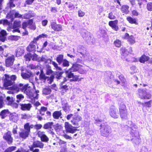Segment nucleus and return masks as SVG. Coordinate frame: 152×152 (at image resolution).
<instances>
[{
	"label": "nucleus",
	"instance_id": "20",
	"mask_svg": "<svg viewBox=\"0 0 152 152\" xmlns=\"http://www.w3.org/2000/svg\"><path fill=\"white\" fill-rule=\"evenodd\" d=\"M34 43L32 42H31L27 48V50L29 52L34 51L37 50L38 51V50H36L35 45H34Z\"/></svg>",
	"mask_w": 152,
	"mask_h": 152
},
{
	"label": "nucleus",
	"instance_id": "49",
	"mask_svg": "<svg viewBox=\"0 0 152 152\" xmlns=\"http://www.w3.org/2000/svg\"><path fill=\"white\" fill-rule=\"evenodd\" d=\"M0 23L3 24L4 25H9V23L7 20H2L0 21Z\"/></svg>",
	"mask_w": 152,
	"mask_h": 152
},
{
	"label": "nucleus",
	"instance_id": "5",
	"mask_svg": "<svg viewBox=\"0 0 152 152\" xmlns=\"http://www.w3.org/2000/svg\"><path fill=\"white\" fill-rule=\"evenodd\" d=\"M66 76L69 78H72V80L75 81H79L81 80L82 78H79L77 75L74 76L73 73H72L70 69H69L65 71Z\"/></svg>",
	"mask_w": 152,
	"mask_h": 152
},
{
	"label": "nucleus",
	"instance_id": "53",
	"mask_svg": "<svg viewBox=\"0 0 152 152\" xmlns=\"http://www.w3.org/2000/svg\"><path fill=\"white\" fill-rule=\"evenodd\" d=\"M47 57L46 56H42V57H39L38 58V61H42L46 62Z\"/></svg>",
	"mask_w": 152,
	"mask_h": 152
},
{
	"label": "nucleus",
	"instance_id": "6",
	"mask_svg": "<svg viewBox=\"0 0 152 152\" xmlns=\"http://www.w3.org/2000/svg\"><path fill=\"white\" fill-rule=\"evenodd\" d=\"M39 76L40 79L41 80L47 81L48 83L50 84L53 81L54 78V76L53 75H52L50 77H46L42 70H41V73Z\"/></svg>",
	"mask_w": 152,
	"mask_h": 152
},
{
	"label": "nucleus",
	"instance_id": "52",
	"mask_svg": "<svg viewBox=\"0 0 152 152\" xmlns=\"http://www.w3.org/2000/svg\"><path fill=\"white\" fill-rule=\"evenodd\" d=\"M47 108L45 107H42L40 110H39V111L40 114L42 115H44V113H43V112H45L47 110Z\"/></svg>",
	"mask_w": 152,
	"mask_h": 152
},
{
	"label": "nucleus",
	"instance_id": "39",
	"mask_svg": "<svg viewBox=\"0 0 152 152\" xmlns=\"http://www.w3.org/2000/svg\"><path fill=\"white\" fill-rule=\"evenodd\" d=\"M128 41L132 44H134L135 42V38L132 36L129 37Z\"/></svg>",
	"mask_w": 152,
	"mask_h": 152
},
{
	"label": "nucleus",
	"instance_id": "13",
	"mask_svg": "<svg viewBox=\"0 0 152 152\" xmlns=\"http://www.w3.org/2000/svg\"><path fill=\"white\" fill-rule=\"evenodd\" d=\"M51 26L52 28L55 31H59L62 30V27L61 25L57 24L55 22H52Z\"/></svg>",
	"mask_w": 152,
	"mask_h": 152
},
{
	"label": "nucleus",
	"instance_id": "23",
	"mask_svg": "<svg viewBox=\"0 0 152 152\" xmlns=\"http://www.w3.org/2000/svg\"><path fill=\"white\" fill-rule=\"evenodd\" d=\"M10 119L13 122L17 121L18 119V114L15 113L11 114L10 115Z\"/></svg>",
	"mask_w": 152,
	"mask_h": 152
},
{
	"label": "nucleus",
	"instance_id": "37",
	"mask_svg": "<svg viewBox=\"0 0 152 152\" xmlns=\"http://www.w3.org/2000/svg\"><path fill=\"white\" fill-rule=\"evenodd\" d=\"M16 97L17 99L16 102H19L24 99V97L22 94H19L16 96Z\"/></svg>",
	"mask_w": 152,
	"mask_h": 152
},
{
	"label": "nucleus",
	"instance_id": "61",
	"mask_svg": "<svg viewBox=\"0 0 152 152\" xmlns=\"http://www.w3.org/2000/svg\"><path fill=\"white\" fill-rule=\"evenodd\" d=\"M20 65V64H18V65H15L14 66V69L15 70V71H17L19 69V67L18 66Z\"/></svg>",
	"mask_w": 152,
	"mask_h": 152
},
{
	"label": "nucleus",
	"instance_id": "64",
	"mask_svg": "<svg viewBox=\"0 0 152 152\" xmlns=\"http://www.w3.org/2000/svg\"><path fill=\"white\" fill-rule=\"evenodd\" d=\"M0 34L3 36H6L7 35V32L6 31L4 30H2L0 32Z\"/></svg>",
	"mask_w": 152,
	"mask_h": 152
},
{
	"label": "nucleus",
	"instance_id": "10",
	"mask_svg": "<svg viewBox=\"0 0 152 152\" xmlns=\"http://www.w3.org/2000/svg\"><path fill=\"white\" fill-rule=\"evenodd\" d=\"M82 118L80 115H75L73 117L72 120L71 121V122L72 124L74 126H78V122L81 121Z\"/></svg>",
	"mask_w": 152,
	"mask_h": 152
},
{
	"label": "nucleus",
	"instance_id": "56",
	"mask_svg": "<svg viewBox=\"0 0 152 152\" xmlns=\"http://www.w3.org/2000/svg\"><path fill=\"white\" fill-rule=\"evenodd\" d=\"M3 97L1 96H0V108L2 107L3 106Z\"/></svg>",
	"mask_w": 152,
	"mask_h": 152
},
{
	"label": "nucleus",
	"instance_id": "18",
	"mask_svg": "<svg viewBox=\"0 0 152 152\" xmlns=\"http://www.w3.org/2000/svg\"><path fill=\"white\" fill-rule=\"evenodd\" d=\"M130 134L133 137H135L139 136V133L137 131V129L135 126L131 128Z\"/></svg>",
	"mask_w": 152,
	"mask_h": 152
},
{
	"label": "nucleus",
	"instance_id": "30",
	"mask_svg": "<svg viewBox=\"0 0 152 152\" xmlns=\"http://www.w3.org/2000/svg\"><path fill=\"white\" fill-rule=\"evenodd\" d=\"M64 56L62 54H60L58 56L56 60L59 64H60L64 60Z\"/></svg>",
	"mask_w": 152,
	"mask_h": 152
},
{
	"label": "nucleus",
	"instance_id": "24",
	"mask_svg": "<svg viewBox=\"0 0 152 152\" xmlns=\"http://www.w3.org/2000/svg\"><path fill=\"white\" fill-rule=\"evenodd\" d=\"M62 115L61 111H55L53 114V118L56 119H58L59 118H62L61 115Z\"/></svg>",
	"mask_w": 152,
	"mask_h": 152
},
{
	"label": "nucleus",
	"instance_id": "2",
	"mask_svg": "<svg viewBox=\"0 0 152 152\" xmlns=\"http://www.w3.org/2000/svg\"><path fill=\"white\" fill-rule=\"evenodd\" d=\"M139 97L142 99H149L151 97V94L146 91V89L139 88L137 90Z\"/></svg>",
	"mask_w": 152,
	"mask_h": 152
},
{
	"label": "nucleus",
	"instance_id": "31",
	"mask_svg": "<svg viewBox=\"0 0 152 152\" xmlns=\"http://www.w3.org/2000/svg\"><path fill=\"white\" fill-rule=\"evenodd\" d=\"M129 7L127 5H123L121 8V11L126 14H128L129 12Z\"/></svg>",
	"mask_w": 152,
	"mask_h": 152
},
{
	"label": "nucleus",
	"instance_id": "9",
	"mask_svg": "<svg viewBox=\"0 0 152 152\" xmlns=\"http://www.w3.org/2000/svg\"><path fill=\"white\" fill-rule=\"evenodd\" d=\"M22 26L23 28L24 29H25L27 26L33 30L36 29L35 25L33 23V21L32 20H29L28 22H24L22 24Z\"/></svg>",
	"mask_w": 152,
	"mask_h": 152
},
{
	"label": "nucleus",
	"instance_id": "14",
	"mask_svg": "<svg viewBox=\"0 0 152 152\" xmlns=\"http://www.w3.org/2000/svg\"><path fill=\"white\" fill-rule=\"evenodd\" d=\"M118 21L117 20L114 21H111L109 22V25L115 31H117L118 29Z\"/></svg>",
	"mask_w": 152,
	"mask_h": 152
},
{
	"label": "nucleus",
	"instance_id": "47",
	"mask_svg": "<svg viewBox=\"0 0 152 152\" xmlns=\"http://www.w3.org/2000/svg\"><path fill=\"white\" fill-rule=\"evenodd\" d=\"M146 7L148 10L152 11V2L148 3L147 4Z\"/></svg>",
	"mask_w": 152,
	"mask_h": 152
},
{
	"label": "nucleus",
	"instance_id": "29",
	"mask_svg": "<svg viewBox=\"0 0 152 152\" xmlns=\"http://www.w3.org/2000/svg\"><path fill=\"white\" fill-rule=\"evenodd\" d=\"M126 19L129 23L131 24H137L138 23L135 19L131 17H128L126 18Z\"/></svg>",
	"mask_w": 152,
	"mask_h": 152
},
{
	"label": "nucleus",
	"instance_id": "60",
	"mask_svg": "<svg viewBox=\"0 0 152 152\" xmlns=\"http://www.w3.org/2000/svg\"><path fill=\"white\" fill-rule=\"evenodd\" d=\"M58 142L59 143L60 145L65 144L66 143V142L60 140H59V141Z\"/></svg>",
	"mask_w": 152,
	"mask_h": 152
},
{
	"label": "nucleus",
	"instance_id": "19",
	"mask_svg": "<svg viewBox=\"0 0 152 152\" xmlns=\"http://www.w3.org/2000/svg\"><path fill=\"white\" fill-rule=\"evenodd\" d=\"M26 95L29 96V98L31 99H37L38 98V96L39 94L35 92L33 93L32 91L30 90L28 93H26Z\"/></svg>",
	"mask_w": 152,
	"mask_h": 152
},
{
	"label": "nucleus",
	"instance_id": "42",
	"mask_svg": "<svg viewBox=\"0 0 152 152\" xmlns=\"http://www.w3.org/2000/svg\"><path fill=\"white\" fill-rule=\"evenodd\" d=\"M16 148L15 146H11L7 148L4 152H12L15 150Z\"/></svg>",
	"mask_w": 152,
	"mask_h": 152
},
{
	"label": "nucleus",
	"instance_id": "3",
	"mask_svg": "<svg viewBox=\"0 0 152 152\" xmlns=\"http://www.w3.org/2000/svg\"><path fill=\"white\" fill-rule=\"evenodd\" d=\"M7 18L8 19H10L11 21H12L15 18H29V17L27 15H24L22 17V15L18 12H16L14 10H12L8 14L7 16Z\"/></svg>",
	"mask_w": 152,
	"mask_h": 152
},
{
	"label": "nucleus",
	"instance_id": "25",
	"mask_svg": "<svg viewBox=\"0 0 152 152\" xmlns=\"http://www.w3.org/2000/svg\"><path fill=\"white\" fill-rule=\"evenodd\" d=\"M34 127L33 125L30 124L28 123L24 125V129L25 130V131L28 132L29 133L30 131V129Z\"/></svg>",
	"mask_w": 152,
	"mask_h": 152
},
{
	"label": "nucleus",
	"instance_id": "11",
	"mask_svg": "<svg viewBox=\"0 0 152 152\" xmlns=\"http://www.w3.org/2000/svg\"><path fill=\"white\" fill-rule=\"evenodd\" d=\"M109 113L110 115L114 118H116L118 117L119 114L118 110L114 107H113L110 108Z\"/></svg>",
	"mask_w": 152,
	"mask_h": 152
},
{
	"label": "nucleus",
	"instance_id": "62",
	"mask_svg": "<svg viewBox=\"0 0 152 152\" xmlns=\"http://www.w3.org/2000/svg\"><path fill=\"white\" fill-rule=\"evenodd\" d=\"M39 38H40L39 37V36H38L37 37H36L34 38V39L33 41L31 42L34 43V44H35L36 43L37 41H38Z\"/></svg>",
	"mask_w": 152,
	"mask_h": 152
},
{
	"label": "nucleus",
	"instance_id": "44",
	"mask_svg": "<svg viewBox=\"0 0 152 152\" xmlns=\"http://www.w3.org/2000/svg\"><path fill=\"white\" fill-rule=\"evenodd\" d=\"M52 124V122H48L44 125V129H46L50 128L51 127Z\"/></svg>",
	"mask_w": 152,
	"mask_h": 152
},
{
	"label": "nucleus",
	"instance_id": "55",
	"mask_svg": "<svg viewBox=\"0 0 152 152\" xmlns=\"http://www.w3.org/2000/svg\"><path fill=\"white\" fill-rule=\"evenodd\" d=\"M78 15L80 17H82L85 14V12L81 10H79L78 11Z\"/></svg>",
	"mask_w": 152,
	"mask_h": 152
},
{
	"label": "nucleus",
	"instance_id": "50",
	"mask_svg": "<svg viewBox=\"0 0 152 152\" xmlns=\"http://www.w3.org/2000/svg\"><path fill=\"white\" fill-rule=\"evenodd\" d=\"M24 57L26 59V61H30L31 59V54L30 53H28L27 54L25 55Z\"/></svg>",
	"mask_w": 152,
	"mask_h": 152
},
{
	"label": "nucleus",
	"instance_id": "21",
	"mask_svg": "<svg viewBox=\"0 0 152 152\" xmlns=\"http://www.w3.org/2000/svg\"><path fill=\"white\" fill-rule=\"evenodd\" d=\"M34 148L38 147L41 148H43L44 146V144L39 141L34 142L32 146Z\"/></svg>",
	"mask_w": 152,
	"mask_h": 152
},
{
	"label": "nucleus",
	"instance_id": "28",
	"mask_svg": "<svg viewBox=\"0 0 152 152\" xmlns=\"http://www.w3.org/2000/svg\"><path fill=\"white\" fill-rule=\"evenodd\" d=\"M149 59V57L145 55H142L139 58V61L141 63H144Z\"/></svg>",
	"mask_w": 152,
	"mask_h": 152
},
{
	"label": "nucleus",
	"instance_id": "43",
	"mask_svg": "<svg viewBox=\"0 0 152 152\" xmlns=\"http://www.w3.org/2000/svg\"><path fill=\"white\" fill-rule=\"evenodd\" d=\"M20 22L19 21H15L13 24V28H15L17 27H20Z\"/></svg>",
	"mask_w": 152,
	"mask_h": 152
},
{
	"label": "nucleus",
	"instance_id": "35",
	"mask_svg": "<svg viewBox=\"0 0 152 152\" xmlns=\"http://www.w3.org/2000/svg\"><path fill=\"white\" fill-rule=\"evenodd\" d=\"M42 91L43 94L48 95L50 94L51 92V90L49 88H45L43 89Z\"/></svg>",
	"mask_w": 152,
	"mask_h": 152
},
{
	"label": "nucleus",
	"instance_id": "17",
	"mask_svg": "<svg viewBox=\"0 0 152 152\" xmlns=\"http://www.w3.org/2000/svg\"><path fill=\"white\" fill-rule=\"evenodd\" d=\"M20 109L23 111H29L32 107V105L30 104H20Z\"/></svg>",
	"mask_w": 152,
	"mask_h": 152
},
{
	"label": "nucleus",
	"instance_id": "45",
	"mask_svg": "<svg viewBox=\"0 0 152 152\" xmlns=\"http://www.w3.org/2000/svg\"><path fill=\"white\" fill-rule=\"evenodd\" d=\"M20 38L19 37L17 36H13L12 35L10 36L9 38V39L12 40H15L16 41L18 40L19 38Z\"/></svg>",
	"mask_w": 152,
	"mask_h": 152
},
{
	"label": "nucleus",
	"instance_id": "33",
	"mask_svg": "<svg viewBox=\"0 0 152 152\" xmlns=\"http://www.w3.org/2000/svg\"><path fill=\"white\" fill-rule=\"evenodd\" d=\"M29 133H28V132L24 131L20 133V136L21 137L25 139L27 137H28Z\"/></svg>",
	"mask_w": 152,
	"mask_h": 152
},
{
	"label": "nucleus",
	"instance_id": "32",
	"mask_svg": "<svg viewBox=\"0 0 152 152\" xmlns=\"http://www.w3.org/2000/svg\"><path fill=\"white\" fill-rule=\"evenodd\" d=\"M24 53V50L23 48H18L17 50L16 56H19L23 54Z\"/></svg>",
	"mask_w": 152,
	"mask_h": 152
},
{
	"label": "nucleus",
	"instance_id": "7",
	"mask_svg": "<svg viewBox=\"0 0 152 152\" xmlns=\"http://www.w3.org/2000/svg\"><path fill=\"white\" fill-rule=\"evenodd\" d=\"M64 126L66 131L67 132L73 134L78 130L68 122H65L64 123Z\"/></svg>",
	"mask_w": 152,
	"mask_h": 152
},
{
	"label": "nucleus",
	"instance_id": "38",
	"mask_svg": "<svg viewBox=\"0 0 152 152\" xmlns=\"http://www.w3.org/2000/svg\"><path fill=\"white\" fill-rule=\"evenodd\" d=\"M31 74L30 73H22L21 76L24 79H28L31 76Z\"/></svg>",
	"mask_w": 152,
	"mask_h": 152
},
{
	"label": "nucleus",
	"instance_id": "27",
	"mask_svg": "<svg viewBox=\"0 0 152 152\" xmlns=\"http://www.w3.org/2000/svg\"><path fill=\"white\" fill-rule=\"evenodd\" d=\"M10 113L8 110H2L0 113V115L1 118H4L8 115Z\"/></svg>",
	"mask_w": 152,
	"mask_h": 152
},
{
	"label": "nucleus",
	"instance_id": "22",
	"mask_svg": "<svg viewBox=\"0 0 152 152\" xmlns=\"http://www.w3.org/2000/svg\"><path fill=\"white\" fill-rule=\"evenodd\" d=\"M129 49H130V52H129L125 48H121V50L122 53L121 55L122 57H123V58L124 57H125L126 56L128 55L129 53H130L132 52V48H130Z\"/></svg>",
	"mask_w": 152,
	"mask_h": 152
},
{
	"label": "nucleus",
	"instance_id": "12",
	"mask_svg": "<svg viewBox=\"0 0 152 152\" xmlns=\"http://www.w3.org/2000/svg\"><path fill=\"white\" fill-rule=\"evenodd\" d=\"M14 56H11L8 57L5 60V64L7 67H10L12 66L15 60Z\"/></svg>",
	"mask_w": 152,
	"mask_h": 152
},
{
	"label": "nucleus",
	"instance_id": "51",
	"mask_svg": "<svg viewBox=\"0 0 152 152\" xmlns=\"http://www.w3.org/2000/svg\"><path fill=\"white\" fill-rule=\"evenodd\" d=\"M83 66L81 65V67L79 68L78 72L81 74H85L86 73V71L84 70Z\"/></svg>",
	"mask_w": 152,
	"mask_h": 152
},
{
	"label": "nucleus",
	"instance_id": "1",
	"mask_svg": "<svg viewBox=\"0 0 152 152\" xmlns=\"http://www.w3.org/2000/svg\"><path fill=\"white\" fill-rule=\"evenodd\" d=\"M4 86L6 89L13 90L15 92H17L20 90L24 92L26 94V93L29 92L30 89L28 84L23 85V84L20 83L18 85H14L12 87H9L13 84L16 77L14 75L10 77L6 74L4 75Z\"/></svg>",
	"mask_w": 152,
	"mask_h": 152
},
{
	"label": "nucleus",
	"instance_id": "41",
	"mask_svg": "<svg viewBox=\"0 0 152 152\" xmlns=\"http://www.w3.org/2000/svg\"><path fill=\"white\" fill-rule=\"evenodd\" d=\"M53 72L51 68L50 67H48L46 70V74L47 75H51V76L52 75H53L54 76V75L53 73Z\"/></svg>",
	"mask_w": 152,
	"mask_h": 152
},
{
	"label": "nucleus",
	"instance_id": "15",
	"mask_svg": "<svg viewBox=\"0 0 152 152\" xmlns=\"http://www.w3.org/2000/svg\"><path fill=\"white\" fill-rule=\"evenodd\" d=\"M38 134L39 137L41 138L42 141L45 142H47L48 141V138L45 134L44 132L39 131L38 132Z\"/></svg>",
	"mask_w": 152,
	"mask_h": 152
},
{
	"label": "nucleus",
	"instance_id": "8",
	"mask_svg": "<svg viewBox=\"0 0 152 152\" xmlns=\"http://www.w3.org/2000/svg\"><path fill=\"white\" fill-rule=\"evenodd\" d=\"M111 132L110 127L108 126H104L102 127L101 132L102 135L106 137L108 136Z\"/></svg>",
	"mask_w": 152,
	"mask_h": 152
},
{
	"label": "nucleus",
	"instance_id": "58",
	"mask_svg": "<svg viewBox=\"0 0 152 152\" xmlns=\"http://www.w3.org/2000/svg\"><path fill=\"white\" fill-rule=\"evenodd\" d=\"M30 150L32 151L33 152H39V150L38 149H36L34 150L33 148H34L32 146L31 147L29 146Z\"/></svg>",
	"mask_w": 152,
	"mask_h": 152
},
{
	"label": "nucleus",
	"instance_id": "26",
	"mask_svg": "<svg viewBox=\"0 0 152 152\" xmlns=\"http://www.w3.org/2000/svg\"><path fill=\"white\" fill-rule=\"evenodd\" d=\"M81 67V65L77 64H73L71 68L69 69H70L71 71L73 70V71H78L79 70V68Z\"/></svg>",
	"mask_w": 152,
	"mask_h": 152
},
{
	"label": "nucleus",
	"instance_id": "36",
	"mask_svg": "<svg viewBox=\"0 0 152 152\" xmlns=\"http://www.w3.org/2000/svg\"><path fill=\"white\" fill-rule=\"evenodd\" d=\"M48 60L51 62V63L54 66L57 70H62L61 68L58 66V64L56 62L53 61H51L49 59H48Z\"/></svg>",
	"mask_w": 152,
	"mask_h": 152
},
{
	"label": "nucleus",
	"instance_id": "54",
	"mask_svg": "<svg viewBox=\"0 0 152 152\" xmlns=\"http://www.w3.org/2000/svg\"><path fill=\"white\" fill-rule=\"evenodd\" d=\"M62 65L64 66H68L69 65V62L66 59H64L63 61Z\"/></svg>",
	"mask_w": 152,
	"mask_h": 152
},
{
	"label": "nucleus",
	"instance_id": "40",
	"mask_svg": "<svg viewBox=\"0 0 152 152\" xmlns=\"http://www.w3.org/2000/svg\"><path fill=\"white\" fill-rule=\"evenodd\" d=\"M7 103L8 105H10L12 104L13 100L12 98H10L8 96L7 98Z\"/></svg>",
	"mask_w": 152,
	"mask_h": 152
},
{
	"label": "nucleus",
	"instance_id": "4",
	"mask_svg": "<svg viewBox=\"0 0 152 152\" xmlns=\"http://www.w3.org/2000/svg\"><path fill=\"white\" fill-rule=\"evenodd\" d=\"M120 114L122 119H126L127 118V111L126 107L124 104H121L119 107Z\"/></svg>",
	"mask_w": 152,
	"mask_h": 152
},
{
	"label": "nucleus",
	"instance_id": "46",
	"mask_svg": "<svg viewBox=\"0 0 152 152\" xmlns=\"http://www.w3.org/2000/svg\"><path fill=\"white\" fill-rule=\"evenodd\" d=\"M130 73L131 74H133L137 72V69L136 67L134 66H132L130 68Z\"/></svg>",
	"mask_w": 152,
	"mask_h": 152
},
{
	"label": "nucleus",
	"instance_id": "16",
	"mask_svg": "<svg viewBox=\"0 0 152 152\" xmlns=\"http://www.w3.org/2000/svg\"><path fill=\"white\" fill-rule=\"evenodd\" d=\"M11 133L10 132H7L3 136L4 139L6 140L8 144H11L12 142V138L11 136Z\"/></svg>",
	"mask_w": 152,
	"mask_h": 152
},
{
	"label": "nucleus",
	"instance_id": "57",
	"mask_svg": "<svg viewBox=\"0 0 152 152\" xmlns=\"http://www.w3.org/2000/svg\"><path fill=\"white\" fill-rule=\"evenodd\" d=\"M31 56H32L31 59L32 60H33V61L37 60V61H38V58H37V56L36 54H34L33 55L31 54Z\"/></svg>",
	"mask_w": 152,
	"mask_h": 152
},
{
	"label": "nucleus",
	"instance_id": "48",
	"mask_svg": "<svg viewBox=\"0 0 152 152\" xmlns=\"http://www.w3.org/2000/svg\"><path fill=\"white\" fill-rule=\"evenodd\" d=\"M114 45L117 47H119L121 45V42L119 40H116L114 42Z\"/></svg>",
	"mask_w": 152,
	"mask_h": 152
},
{
	"label": "nucleus",
	"instance_id": "59",
	"mask_svg": "<svg viewBox=\"0 0 152 152\" xmlns=\"http://www.w3.org/2000/svg\"><path fill=\"white\" fill-rule=\"evenodd\" d=\"M108 17L110 19H113L115 18V16L113 15V13L112 12L109 13Z\"/></svg>",
	"mask_w": 152,
	"mask_h": 152
},
{
	"label": "nucleus",
	"instance_id": "63",
	"mask_svg": "<svg viewBox=\"0 0 152 152\" xmlns=\"http://www.w3.org/2000/svg\"><path fill=\"white\" fill-rule=\"evenodd\" d=\"M18 129L17 126H15L12 130V132L14 134H15L17 133V129Z\"/></svg>",
	"mask_w": 152,
	"mask_h": 152
},
{
	"label": "nucleus",
	"instance_id": "34",
	"mask_svg": "<svg viewBox=\"0 0 152 152\" xmlns=\"http://www.w3.org/2000/svg\"><path fill=\"white\" fill-rule=\"evenodd\" d=\"M61 93L62 94H63L67 92L69 88L66 85H62L61 84Z\"/></svg>",
	"mask_w": 152,
	"mask_h": 152
}]
</instances>
